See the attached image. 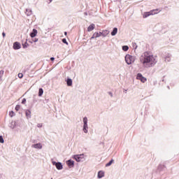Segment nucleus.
<instances>
[{"instance_id": "412c9836", "label": "nucleus", "mask_w": 179, "mask_h": 179, "mask_svg": "<svg viewBox=\"0 0 179 179\" xmlns=\"http://www.w3.org/2000/svg\"><path fill=\"white\" fill-rule=\"evenodd\" d=\"M83 122H84V125L86 127L87 125V117L83 118Z\"/></svg>"}, {"instance_id": "0eeeda50", "label": "nucleus", "mask_w": 179, "mask_h": 179, "mask_svg": "<svg viewBox=\"0 0 179 179\" xmlns=\"http://www.w3.org/2000/svg\"><path fill=\"white\" fill-rule=\"evenodd\" d=\"M37 33H38L37 29H34L32 32L30 34V36L32 38H34V37H36V36H37Z\"/></svg>"}, {"instance_id": "e433bc0d", "label": "nucleus", "mask_w": 179, "mask_h": 179, "mask_svg": "<svg viewBox=\"0 0 179 179\" xmlns=\"http://www.w3.org/2000/svg\"><path fill=\"white\" fill-rule=\"evenodd\" d=\"M0 142H1V136H0Z\"/></svg>"}, {"instance_id": "2eb2a0df", "label": "nucleus", "mask_w": 179, "mask_h": 179, "mask_svg": "<svg viewBox=\"0 0 179 179\" xmlns=\"http://www.w3.org/2000/svg\"><path fill=\"white\" fill-rule=\"evenodd\" d=\"M118 33V29L114 28L113 31L111 32V36H115Z\"/></svg>"}, {"instance_id": "2f4dec72", "label": "nucleus", "mask_w": 179, "mask_h": 179, "mask_svg": "<svg viewBox=\"0 0 179 179\" xmlns=\"http://www.w3.org/2000/svg\"><path fill=\"white\" fill-rule=\"evenodd\" d=\"M1 143H3V138L1 137Z\"/></svg>"}, {"instance_id": "20e7f679", "label": "nucleus", "mask_w": 179, "mask_h": 179, "mask_svg": "<svg viewBox=\"0 0 179 179\" xmlns=\"http://www.w3.org/2000/svg\"><path fill=\"white\" fill-rule=\"evenodd\" d=\"M103 34L101 32H95L91 37L90 40H93V38H97V37H100Z\"/></svg>"}, {"instance_id": "c9c22d12", "label": "nucleus", "mask_w": 179, "mask_h": 179, "mask_svg": "<svg viewBox=\"0 0 179 179\" xmlns=\"http://www.w3.org/2000/svg\"><path fill=\"white\" fill-rule=\"evenodd\" d=\"M50 1V2H52V0H49Z\"/></svg>"}, {"instance_id": "a211bd4d", "label": "nucleus", "mask_w": 179, "mask_h": 179, "mask_svg": "<svg viewBox=\"0 0 179 179\" xmlns=\"http://www.w3.org/2000/svg\"><path fill=\"white\" fill-rule=\"evenodd\" d=\"M43 93H44V90H43V88H40L38 91L39 97H41V96H43Z\"/></svg>"}, {"instance_id": "9d476101", "label": "nucleus", "mask_w": 179, "mask_h": 179, "mask_svg": "<svg viewBox=\"0 0 179 179\" xmlns=\"http://www.w3.org/2000/svg\"><path fill=\"white\" fill-rule=\"evenodd\" d=\"M31 147L34 148L35 149H41L43 148V145H41V143H36L32 145Z\"/></svg>"}, {"instance_id": "ddd939ff", "label": "nucleus", "mask_w": 179, "mask_h": 179, "mask_svg": "<svg viewBox=\"0 0 179 179\" xmlns=\"http://www.w3.org/2000/svg\"><path fill=\"white\" fill-rule=\"evenodd\" d=\"M25 114H26V117H27V118H30L31 117V112L29 110H27L25 111Z\"/></svg>"}, {"instance_id": "c85d7f7f", "label": "nucleus", "mask_w": 179, "mask_h": 179, "mask_svg": "<svg viewBox=\"0 0 179 179\" xmlns=\"http://www.w3.org/2000/svg\"><path fill=\"white\" fill-rule=\"evenodd\" d=\"M41 127H43V123H39L37 124L38 128H41Z\"/></svg>"}, {"instance_id": "9b49d317", "label": "nucleus", "mask_w": 179, "mask_h": 179, "mask_svg": "<svg viewBox=\"0 0 179 179\" xmlns=\"http://www.w3.org/2000/svg\"><path fill=\"white\" fill-rule=\"evenodd\" d=\"M149 16H152V14L150 13V11L149 12H145L143 15V19H146V17H149Z\"/></svg>"}, {"instance_id": "72a5a7b5", "label": "nucleus", "mask_w": 179, "mask_h": 179, "mask_svg": "<svg viewBox=\"0 0 179 179\" xmlns=\"http://www.w3.org/2000/svg\"><path fill=\"white\" fill-rule=\"evenodd\" d=\"M2 36H3V37H5L6 35H5L4 32L2 33Z\"/></svg>"}, {"instance_id": "6ab92c4d", "label": "nucleus", "mask_w": 179, "mask_h": 179, "mask_svg": "<svg viewBox=\"0 0 179 179\" xmlns=\"http://www.w3.org/2000/svg\"><path fill=\"white\" fill-rule=\"evenodd\" d=\"M114 163V159H111L108 164H106V167H110Z\"/></svg>"}, {"instance_id": "4468645a", "label": "nucleus", "mask_w": 179, "mask_h": 179, "mask_svg": "<svg viewBox=\"0 0 179 179\" xmlns=\"http://www.w3.org/2000/svg\"><path fill=\"white\" fill-rule=\"evenodd\" d=\"M67 166H69V167H73V161L72 160H69L67 161Z\"/></svg>"}, {"instance_id": "393cba45", "label": "nucleus", "mask_w": 179, "mask_h": 179, "mask_svg": "<svg viewBox=\"0 0 179 179\" xmlns=\"http://www.w3.org/2000/svg\"><path fill=\"white\" fill-rule=\"evenodd\" d=\"M19 110H20V105H17V106H15V110H16V111H19Z\"/></svg>"}, {"instance_id": "f3484780", "label": "nucleus", "mask_w": 179, "mask_h": 179, "mask_svg": "<svg viewBox=\"0 0 179 179\" xmlns=\"http://www.w3.org/2000/svg\"><path fill=\"white\" fill-rule=\"evenodd\" d=\"M66 83L68 86H72V79L68 78L66 80Z\"/></svg>"}, {"instance_id": "5701e85b", "label": "nucleus", "mask_w": 179, "mask_h": 179, "mask_svg": "<svg viewBox=\"0 0 179 179\" xmlns=\"http://www.w3.org/2000/svg\"><path fill=\"white\" fill-rule=\"evenodd\" d=\"M23 48H27L29 47V43L27 42H25L24 44H22Z\"/></svg>"}, {"instance_id": "4be33fe9", "label": "nucleus", "mask_w": 179, "mask_h": 179, "mask_svg": "<svg viewBox=\"0 0 179 179\" xmlns=\"http://www.w3.org/2000/svg\"><path fill=\"white\" fill-rule=\"evenodd\" d=\"M87 124L86 126H85V124H84L83 131H84L85 134H87Z\"/></svg>"}, {"instance_id": "f257e3e1", "label": "nucleus", "mask_w": 179, "mask_h": 179, "mask_svg": "<svg viewBox=\"0 0 179 179\" xmlns=\"http://www.w3.org/2000/svg\"><path fill=\"white\" fill-rule=\"evenodd\" d=\"M140 62H141L144 68H152L157 64L156 57L149 52H145L141 56Z\"/></svg>"}, {"instance_id": "aec40b11", "label": "nucleus", "mask_w": 179, "mask_h": 179, "mask_svg": "<svg viewBox=\"0 0 179 179\" xmlns=\"http://www.w3.org/2000/svg\"><path fill=\"white\" fill-rule=\"evenodd\" d=\"M122 50L123 51H128V50H129V47H128V45H124L122 46Z\"/></svg>"}, {"instance_id": "cd10ccee", "label": "nucleus", "mask_w": 179, "mask_h": 179, "mask_svg": "<svg viewBox=\"0 0 179 179\" xmlns=\"http://www.w3.org/2000/svg\"><path fill=\"white\" fill-rule=\"evenodd\" d=\"M62 43H64V44H68V42L66 41V38L62 39Z\"/></svg>"}, {"instance_id": "7ed1b4c3", "label": "nucleus", "mask_w": 179, "mask_h": 179, "mask_svg": "<svg viewBox=\"0 0 179 179\" xmlns=\"http://www.w3.org/2000/svg\"><path fill=\"white\" fill-rule=\"evenodd\" d=\"M136 79H138V80H141V82H142L143 83H145V82L148 80L146 78L143 77V76H142L141 73H138L137 74Z\"/></svg>"}, {"instance_id": "473e14b6", "label": "nucleus", "mask_w": 179, "mask_h": 179, "mask_svg": "<svg viewBox=\"0 0 179 179\" xmlns=\"http://www.w3.org/2000/svg\"><path fill=\"white\" fill-rule=\"evenodd\" d=\"M55 59V58H54V57L50 58V60H52V61H54Z\"/></svg>"}, {"instance_id": "bb28decb", "label": "nucleus", "mask_w": 179, "mask_h": 179, "mask_svg": "<svg viewBox=\"0 0 179 179\" xmlns=\"http://www.w3.org/2000/svg\"><path fill=\"white\" fill-rule=\"evenodd\" d=\"M18 78H19L20 79H22V78H23V73H18Z\"/></svg>"}, {"instance_id": "7c9ffc66", "label": "nucleus", "mask_w": 179, "mask_h": 179, "mask_svg": "<svg viewBox=\"0 0 179 179\" xmlns=\"http://www.w3.org/2000/svg\"><path fill=\"white\" fill-rule=\"evenodd\" d=\"M33 41L34 43H37V41H38V38H34Z\"/></svg>"}, {"instance_id": "f704fd0d", "label": "nucleus", "mask_w": 179, "mask_h": 179, "mask_svg": "<svg viewBox=\"0 0 179 179\" xmlns=\"http://www.w3.org/2000/svg\"><path fill=\"white\" fill-rule=\"evenodd\" d=\"M68 33L67 32H64V36H67Z\"/></svg>"}, {"instance_id": "c756f323", "label": "nucleus", "mask_w": 179, "mask_h": 179, "mask_svg": "<svg viewBox=\"0 0 179 179\" xmlns=\"http://www.w3.org/2000/svg\"><path fill=\"white\" fill-rule=\"evenodd\" d=\"M26 103V99H23L22 101V104H25Z\"/></svg>"}, {"instance_id": "f8f14e48", "label": "nucleus", "mask_w": 179, "mask_h": 179, "mask_svg": "<svg viewBox=\"0 0 179 179\" xmlns=\"http://www.w3.org/2000/svg\"><path fill=\"white\" fill-rule=\"evenodd\" d=\"M104 177V172L103 171H100L98 172V178H103Z\"/></svg>"}, {"instance_id": "1a4fd4ad", "label": "nucleus", "mask_w": 179, "mask_h": 179, "mask_svg": "<svg viewBox=\"0 0 179 179\" xmlns=\"http://www.w3.org/2000/svg\"><path fill=\"white\" fill-rule=\"evenodd\" d=\"M13 48L14 50H20V44L19 42H15L13 44Z\"/></svg>"}, {"instance_id": "39448f33", "label": "nucleus", "mask_w": 179, "mask_h": 179, "mask_svg": "<svg viewBox=\"0 0 179 179\" xmlns=\"http://www.w3.org/2000/svg\"><path fill=\"white\" fill-rule=\"evenodd\" d=\"M151 15H157V13H159V12H162V10H159V8L151 10L150 11Z\"/></svg>"}, {"instance_id": "b1692460", "label": "nucleus", "mask_w": 179, "mask_h": 179, "mask_svg": "<svg viewBox=\"0 0 179 179\" xmlns=\"http://www.w3.org/2000/svg\"><path fill=\"white\" fill-rule=\"evenodd\" d=\"M75 159L76 162H79L80 160V157H79V155H76Z\"/></svg>"}, {"instance_id": "a878e982", "label": "nucleus", "mask_w": 179, "mask_h": 179, "mask_svg": "<svg viewBox=\"0 0 179 179\" xmlns=\"http://www.w3.org/2000/svg\"><path fill=\"white\" fill-rule=\"evenodd\" d=\"M9 115H10V117H13V116L15 115V112L10 111V112L9 113Z\"/></svg>"}, {"instance_id": "6e6552de", "label": "nucleus", "mask_w": 179, "mask_h": 179, "mask_svg": "<svg viewBox=\"0 0 179 179\" xmlns=\"http://www.w3.org/2000/svg\"><path fill=\"white\" fill-rule=\"evenodd\" d=\"M55 164L57 170H62V164H61L60 162H55Z\"/></svg>"}, {"instance_id": "dca6fc26", "label": "nucleus", "mask_w": 179, "mask_h": 179, "mask_svg": "<svg viewBox=\"0 0 179 179\" xmlns=\"http://www.w3.org/2000/svg\"><path fill=\"white\" fill-rule=\"evenodd\" d=\"M171 59V56L170 55H168L166 57H165V61L166 62H170Z\"/></svg>"}, {"instance_id": "423d86ee", "label": "nucleus", "mask_w": 179, "mask_h": 179, "mask_svg": "<svg viewBox=\"0 0 179 179\" xmlns=\"http://www.w3.org/2000/svg\"><path fill=\"white\" fill-rule=\"evenodd\" d=\"M96 29V25L94 24H91L88 27H87V31H93Z\"/></svg>"}, {"instance_id": "f03ea898", "label": "nucleus", "mask_w": 179, "mask_h": 179, "mask_svg": "<svg viewBox=\"0 0 179 179\" xmlns=\"http://www.w3.org/2000/svg\"><path fill=\"white\" fill-rule=\"evenodd\" d=\"M125 61L128 65H131V64H134V62H135V57L131 55H127L125 56Z\"/></svg>"}]
</instances>
